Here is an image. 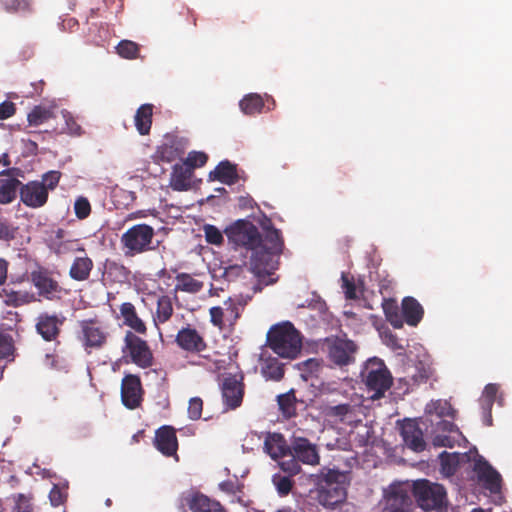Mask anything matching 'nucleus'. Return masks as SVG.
Returning <instances> with one entry per match:
<instances>
[{
    "mask_svg": "<svg viewBox=\"0 0 512 512\" xmlns=\"http://www.w3.org/2000/svg\"><path fill=\"white\" fill-rule=\"evenodd\" d=\"M261 228V244L254 256H250V270L257 276L270 274L275 269L273 257L280 255L284 249L282 233L270 219L266 218Z\"/></svg>",
    "mask_w": 512,
    "mask_h": 512,
    "instance_id": "nucleus-1",
    "label": "nucleus"
},
{
    "mask_svg": "<svg viewBox=\"0 0 512 512\" xmlns=\"http://www.w3.org/2000/svg\"><path fill=\"white\" fill-rule=\"evenodd\" d=\"M267 346L282 358L294 359L302 348L301 335L290 322L277 324L267 333Z\"/></svg>",
    "mask_w": 512,
    "mask_h": 512,
    "instance_id": "nucleus-2",
    "label": "nucleus"
},
{
    "mask_svg": "<svg viewBox=\"0 0 512 512\" xmlns=\"http://www.w3.org/2000/svg\"><path fill=\"white\" fill-rule=\"evenodd\" d=\"M110 336V325L99 317L78 321L77 339L87 354L102 350Z\"/></svg>",
    "mask_w": 512,
    "mask_h": 512,
    "instance_id": "nucleus-3",
    "label": "nucleus"
},
{
    "mask_svg": "<svg viewBox=\"0 0 512 512\" xmlns=\"http://www.w3.org/2000/svg\"><path fill=\"white\" fill-rule=\"evenodd\" d=\"M229 245L234 250L244 249L250 256H254L261 244V233L250 221L240 219L224 230Z\"/></svg>",
    "mask_w": 512,
    "mask_h": 512,
    "instance_id": "nucleus-4",
    "label": "nucleus"
},
{
    "mask_svg": "<svg viewBox=\"0 0 512 512\" xmlns=\"http://www.w3.org/2000/svg\"><path fill=\"white\" fill-rule=\"evenodd\" d=\"M154 228L148 224H136L127 229L120 238L126 257H133L154 249Z\"/></svg>",
    "mask_w": 512,
    "mask_h": 512,
    "instance_id": "nucleus-5",
    "label": "nucleus"
},
{
    "mask_svg": "<svg viewBox=\"0 0 512 512\" xmlns=\"http://www.w3.org/2000/svg\"><path fill=\"white\" fill-rule=\"evenodd\" d=\"M362 379L369 392H372L371 399L376 400L384 396L385 392L392 385V375L385 363L378 358L369 359L362 372Z\"/></svg>",
    "mask_w": 512,
    "mask_h": 512,
    "instance_id": "nucleus-6",
    "label": "nucleus"
},
{
    "mask_svg": "<svg viewBox=\"0 0 512 512\" xmlns=\"http://www.w3.org/2000/svg\"><path fill=\"white\" fill-rule=\"evenodd\" d=\"M121 350L126 362H131L143 369L153 365L154 357L147 341L131 330L125 332Z\"/></svg>",
    "mask_w": 512,
    "mask_h": 512,
    "instance_id": "nucleus-7",
    "label": "nucleus"
},
{
    "mask_svg": "<svg viewBox=\"0 0 512 512\" xmlns=\"http://www.w3.org/2000/svg\"><path fill=\"white\" fill-rule=\"evenodd\" d=\"M413 495L419 507L425 511L439 510L446 504V490L444 487L426 479L414 482Z\"/></svg>",
    "mask_w": 512,
    "mask_h": 512,
    "instance_id": "nucleus-8",
    "label": "nucleus"
},
{
    "mask_svg": "<svg viewBox=\"0 0 512 512\" xmlns=\"http://www.w3.org/2000/svg\"><path fill=\"white\" fill-rule=\"evenodd\" d=\"M243 374L227 373L223 375L221 395L226 410H234L241 406L244 393Z\"/></svg>",
    "mask_w": 512,
    "mask_h": 512,
    "instance_id": "nucleus-9",
    "label": "nucleus"
},
{
    "mask_svg": "<svg viewBox=\"0 0 512 512\" xmlns=\"http://www.w3.org/2000/svg\"><path fill=\"white\" fill-rule=\"evenodd\" d=\"M186 507L192 512H227L219 501L199 491H188L181 495L179 510L186 512Z\"/></svg>",
    "mask_w": 512,
    "mask_h": 512,
    "instance_id": "nucleus-10",
    "label": "nucleus"
},
{
    "mask_svg": "<svg viewBox=\"0 0 512 512\" xmlns=\"http://www.w3.org/2000/svg\"><path fill=\"white\" fill-rule=\"evenodd\" d=\"M328 356L331 362L337 366H347L354 362L358 350L356 343L350 339L335 337L326 339Z\"/></svg>",
    "mask_w": 512,
    "mask_h": 512,
    "instance_id": "nucleus-11",
    "label": "nucleus"
},
{
    "mask_svg": "<svg viewBox=\"0 0 512 512\" xmlns=\"http://www.w3.org/2000/svg\"><path fill=\"white\" fill-rule=\"evenodd\" d=\"M29 279L37 289L39 296L47 300H53L60 297L62 288L59 282L53 277V272L45 267L39 266L33 270Z\"/></svg>",
    "mask_w": 512,
    "mask_h": 512,
    "instance_id": "nucleus-12",
    "label": "nucleus"
},
{
    "mask_svg": "<svg viewBox=\"0 0 512 512\" xmlns=\"http://www.w3.org/2000/svg\"><path fill=\"white\" fill-rule=\"evenodd\" d=\"M289 456L296 457L301 463L318 465L320 462L319 449L309 439L295 434L290 439Z\"/></svg>",
    "mask_w": 512,
    "mask_h": 512,
    "instance_id": "nucleus-13",
    "label": "nucleus"
},
{
    "mask_svg": "<svg viewBox=\"0 0 512 512\" xmlns=\"http://www.w3.org/2000/svg\"><path fill=\"white\" fill-rule=\"evenodd\" d=\"M121 400L128 409H136L143 400L141 379L135 374H126L121 382Z\"/></svg>",
    "mask_w": 512,
    "mask_h": 512,
    "instance_id": "nucleus-14",
    "label": "nucleus"
},
{
    "mask_svg": "<svg viewBox=\"0 0 512 512\" xmlns=\"http://www.w3.org/2000/svg\"><path fill=\"white\" fill-rule=\"evenodd\" d=\"M20 201L27 207L37 209L43 207L48 201L46 189L37 180L21 183L19 188Z\"/></svg>",
    "mask_w": 512,
    "mask_h": 512,
    "instance_id": "nucleus-15",
    "label": "nucleus"
},
{
    "mask_svg": "<svg viewBox=\"0 0 512 512\" xmlns=\"http://www.w3.org/2000/svg\"><path fill=\"white\" fill-rule=\"evenodd\" d=\"M175 342L182 350L189 353L199 354L207 348L204 337L190 325L178 331Z\"/></svg>",
    "mask_w": 512,
    "mask_h": 512,
    "instance_id": "nucleus-16",
    "label": "nucleus"
},
{
    "mask_svg": "<svg viewBox=\"0 0 512 512\" xmlns=\"http://www.w3.org/2000/svg\"><path fill=\"white\" fill-rule=\"evenodd\" d=\"M414 509L408 490L402 486H393L387 496L383 512H413Z\"/></svg>",
    "mask_w": 512,
    "mask_h": 512,
    "instance_id": "nucleus-17",
    "label": "nucleus"
},
{
    "mask_svg": "<svg viewBox=\"0 0 512 512\" xmlns=\"http://www.w3.org/2000/svg\"><path fill=\"white\" fill-rule=\"evenodd\" d=\"M64 321V317L41 313L36 319V331L45 341H54L58 338Z\"/></svg>",
    "mask_w": 512,
    "mask_h": 512,
    "instance_id": "nucleus-18",
    "label": "nucleus"
},
{
    "mask_svg": "<svg viewBox=\"0 0 512 512\" xmlns=\"http://www.w3.org/2000/svg\"><path fill=\"white\" fill-rule=\"evenodd\" d=\"M154 445L164 456H176L178 440L176 430L172 426H162L156 430Z\"/></svg>",
    "mask_w": 512,
    "mask_h": 512,
    "instance_id": "nucleus-19",
    "label": "nucleus"
},
{
    "mask_svg": "<svg viewBox=\"0 0 512 512\" xmlns=\"http://www.w3.org/2000/svg\"><path fill=\"white\" fill-rule=\"evenodd\" d=\"M401 436L404 444L415 452H421L426 447L423 432L414 420H406L401 426Z\"/></svg>",
    "mask_w": 512,
    "mask_h": 512,
    "instance_id": "nucleus-20",
    "label": "nucleus"
},
{
    "mask_svg": "<svg viewBox=\"0 0 512 512\" xmlns=\"http://www.w3.org/2000/svg\"><path fill=\"white\" fill-rule=\"evenodd\" d=\"M474 470L487 489L493 493L500 490L501 476L486 460L476 461Z\"/></svg>",
    "mask_w": 512,
    "mask_h": 512,
    "instance_id": "nucleus-21",
    "label": "nucleus"
},
{
    "mask_svg": "<svg viewBox=\"0 0 512 512\" xmlns=\"http://www.w3.org/2000/svg\"><path fill=\"white\" fill-rule=\"evenodd\" d=\"M361 412L360 405H352L350 403H338L336 405H327L325 413L331 418H337L341 422L352 424L360 422L357 419L358 414Z\"/></svg>",
    "mask_w": 512,
    "mask_h": 512,
    "instance_id": "nucleus-22",
    "label": "nucleus"
},
{
    "mask_svg": "<svg viewBox=\"0 0 512 512\" xmlns=\"http://www.w3.org/2000/svg\"><path fill=\"white\" fill-rule=\"evenodd\" d=\"M346 486L317 488L318 503L328 509H334L346 500Z\"/></svg>",
    "mask_w": 512,
    "mask_h": 512,
    "instance_id": "nucleus-23",
    "label": "nucleus"
},
{
    "mask_svg": "<svg viewBox=\"0 0 512 512\" xmlns=\"http://www.w3.org/2000/svg\"><path fill=\"white\" fill-rule=\"evenodd\" d=\"M120 315L123 319V324L137 334L145 335L147 327L144 321L139 317L136 307L131 302H124L119 307Z\"/></svg>",
    "mask_w": 512,
    "mask_h": 512,
    "instance_id": "nucleus-24",
    "label": "nucleus"
},
{
    "mask_svg": "<svg viewBox=\"0 0 512 512\" xmlns=\"http://www.w3.org/2000/svg\"><path fill=\"white\" fill-rule=\"evenodd\" d=\"M314 477L317 488L346 486L347 482V474L345 472L327 467H323Z\"/></svg>",
    "mask_w": 512,
    "mask_h": 512,
    "instance_id": "nucleus-25",
    "label": "nucleus"
},
{
    "mask_svg": "<svg viewBox=\"0 0 512 512\" xmlns=\"http://www.w3.org/2000/svg\"><path fill=\"white\" fill-rule=\"evenodd\" d=\"M209 180H217L226 185H234L239 181L237 166L228 160H223L209 173Z\"/></svg>",
    "mask_w": 512,
    "mask_h": 512,
    "instance_id": "nucleus-26",
    "label": "nucleus"
},
{
    "mask_svg": "<svg viewBox=\"0 0 512 512\" xmlns=\"http://www.w3.org/2000/svg\"><path fill=\"white\" fill-rule=\"evenodd\" d=\"M193 171L185 163H177L173 166L170 175V186L176 191H186L190 188Z\"/></svg>",
    "mask_w": 512,
    "mask_h": 512,
    "instance_id": "nucleus-27",
    "label": "nucleus"
},
{
    "mask_svg": "<svg viewBox=\"0 0 512 512\" xmlns=\"http://www.w3.org/2000/svg\"><path fill=\"white\" fill-rule=\"evenodd\" d=\"M264 450L272 459L289 456V445L283 435L279 433H269L264 441Z\"/></svg>",
    "mask_w": 512,
    "mask_h": 512,
    "instance_id": "nucleus-28",
    "label": "nucleus"
},
{
    "mask_svg": "<svg viewBox=\"0 0 512 512\" xmlns=\"http://www.w3.org/2000/svg\"><path fill=\"white\" fill-rule=\"evenodd\" d=\"M424 309L413 297H405L402 300V319L410 326H417L422 320Z\"/></svg>",
    "mask_w": 512,
    "mask_h": 512,
    "instance_id": "nucleus-29",
    "label": "nucleus"
},
{
    "mask_svg": "<svg viewBox=\"0 0 512 512\" xmlns=\"http://www.w3.org/2000/svg\"><path fill=\"white\" fill-rule=\"evenodd\" d=\"M0 298L6 305L12 307H19L35 301L33 293L27 291H15L9 286L0 290Z\"/></svg>",
    "mask_w": 512,
    "mask_h": 512,
    "instance_id": "nucleus-30",
    "label": "nucleus"
},
{
    "mask_svg": "<svg viewBox=\"0 0 512 512\" xmlns=\"http://www.w3.org/2000/svg\"><path fill=\"white\" fill-rule=\"evenodd\" d=\"M176 284L174 292H185L188 294H197L204 288V282L195 278L192 274L180 272L175 276Z\"/></svg>",
    "mask_w": 512,
    "mask_h": 512,
    "instance_id": "nucleus-31",
    "label": "nucleus"
},
{
    "mask_svg": "<svg viewBox=\"0 0 512 512\" xmlns=\"http://www.w3.org/2000/svg\"><path fill=\"white\" fill-rule=\"evenodd\" d=\"M152 104H142L136 111L134 116V124L140 135H148L152 126L153 117Z\"/></svg>",
    "mask_w": 512,
    "mask_h": 512,
    "instance_id": "nucleus-32",
    "label": "nucleus"
},
{
    "mask_svg": "<svg viewBox=\"0 0 512 512\" xmlns=\"http://www.w3.org/2000/svg\"><path fill=\"white\" fill-rule=\"evenodd\" d=\"M93 261L88 256L76 257L69 269V276L75 281H85L90 277Z\"/></svg>",
    "mask_w": 512,
    "mask_h": 512,
    "instance_id": "nucleus-33",
    "label": "nucleus"
},
{
    "mask_svg": "<svg viewBox=\"0 0 512 512\" xmlns=\"http://www.w3.org/2000/svg\"><path fill=\"white\" fill-rule=\"evenodd\" d=\"M105 273L110 281L123 284L129 281L131 271L123 263L107 260Z\"/></svg>",
    "mask_w": 512,
    "mask_h": 512,
    "instance_id": "nucleus-34",
    "label": "nucleus"
},
{
    "mask_svg": "<svg viewBox=\"0 0 512 512\" xmlns=\"http://www.w3.org/2000/svg\"><path fill=\"white\" fill-rule=\"evenodd\" d=\"M174 309L170 296L162 295L157 299L156 312L153 316L154 322L157 323H166L168 322L172 315Z\"/></svg>",
    "mask_w": 512,
    "mask_h": 512,
    "instance_id": "nucleus-35",
    "label": "nucleus"
},
{
    "mask_svg": "<svg viewBox=\"0 0 512 512\" xmlns=\"http://www.w3.org/2000/svg\"><path fill=\"white\" fill-rule=\"evenodd\" d=\"M284 373V365L277 358H267L262 364L261 374L266 380L280 381Z\"/></svg>",
    "mask_w": 512,
    "mask_h": 512,
    "instance_id": "nucleus-36",
    "label": "nucleus"
},
{
    "mask_svg": "<svg viewBox=\"0 0 512 512\" xmlns=\"http://www.w3.org/2000/svg\"><path fill=\"white\" fill-rule=\"evenodd\" d=\"M21 182L17 178L0 179V204H9L16 198Z\"/></svg>",
    "mask_w": 512,
    "mask_h": 512,
    "instance_id": "nucleus-37",
    "label": "nucleus"
},
{
    "mask_svg": "<svg viewBox=\"0 0 512 512\" xmlns=\"http://www.w3.org/2000/svg\"><path fill=\"white\" fill-rule=\"evenodd\" d=\"M277 403L279 405V409L282 415L285 418H291L296 415L297 399L295 396V391L293 389L289 390L284 394L278 395Z\"/></svg>",
    "mask_w": 512,
    "mask_h": 512,
    "instance_id": "nucleus-38",
    "label": "nucleus"
},
{
    "mask_svg": "<svg viewBox=\"0 0 512 512\" xmlns=\"http://www.w3.org/2000/svg\"><path fill=\"white\" fill-rule=\"evenodd\" d=\"M247 301L242 298H229L224 302L225 319L228 326H233L240 317V308L246 305Z\"/></svg>",
    "mask_w": 512,
    "mask_h": 512,
    "instance_id": "nucleus-39",
    "label": "nucleus"
},
{
    "mask_svg": "<svg viewBox=\"0 0 512 512\" xmlns=\"http://www.w3.org/2000/svg\"><path fill=\"white\" fill-rule=\"evenodd\" d=\"M239 106L244 114L255 115L263 110L264 101L259 94L251 93L239 102Z\"/></svg>",
    "mask_w": 512,
    "mask_h": 512,
    "instance_id": "nucleus-40",
    "label": "nucleus"
},
{
    "mask_svg": "<svg viewBox=\"0 0 512 512\" xmlns=\"http://www.w3.org/2000/svg\"><path fill=\"white\" fill-rule=\"evenodd\" d=\"M439 458L442 473L447 476L454 475L460 463V454L444 451L439 455Z\"/></svg>",
    "mask_w": 512,
    "mask_h": 512,
    "instance_id": "nucleus-41",
    "label": "nucleus"
},
{
    "mask_svg": "<svg viewBox=\"0 0 512 512\" xmlns=\"http://www.w3.org/2000/svg\"><path fill=\"white\" fill-rule=\"evenodd\" d=\"M383 311H384L386 320L395 329H400L403 327V319L399 313L398 306L394 300H384Z\"/></svg>",
    "mask_w": 512,
    "mask_h": 512,
    "instance_id": "nucleus-42",
    "label": "nucleus"
},
{
    "mask_svg": "<svg viewBox=\"0 0 512 512\" xmlns=\"http://www.w3.org/2000/svg\"><path fill=\"white\" fill-rule=\"evenodd\" d=\"M53 111L50 108L38 105L35 106L27 116L30 126H39L53 118Z\"/></svg>",
    "mask_w": 512,
    "mask_h": 512,
    "instance_id": "nucleus-43",
    "label": "nucleus"
},
{
    "mask_svg": "<svg viewBox=\"0 0 512 512\" xmlns=\"http://www.w3.org/2000/svg\"><path fill=\"white\" fill-rule=\"evenodd\" d=\"M117 54L125 59H137L140 55V45L131 40H121L116 46Z\"/></svg>",
    "mask_w": 512,
    "mask_h": 512,
    "instance_id": "nucleus-44",
    "label": "nucleus"
},
{
    "mask_svg": "<svg viewBox=\"0 0 512 512\" xmlns=\"http://www.w3.org/2000/svg\"><path fill=\"white\" fill-rule=\"evenodd\" d=\"M14 506L11 512H35L33 496L31 494L17 493L11 496Z\"/></svg>",
    "mask_w": 512,
    "mask_h": 512,
    "instance_id": "nucleus-45",
    "label": "nucleus"
},
{
    "mask_svg": "<svg viewBox=\"0 0 512 512\" xmlns=\"http://www.w3.org/2000/svg\"><path fill=\"white\" fill-rule=\"evenodd\" d=\"M272 483L278 495L281 497L287 496L291 492L295 484L291 476L282 475L280 473H276L272 476Z\"/></svg>",
    "mask_w": 512,
    "mask_h": 512,
    "instance_id": "nucleus-46",
    "label": "nucleus"
},
{
    "mask_svg": "<svg viewBox=\"0 0 512 512\" xmlns=\"http://www.w3.org/2000/svg\"><path fill=\"white\" fill-rule=\"evenodd\" d=\"M50 249L58 256L72 251H85V249L79 245L78 240L69 239L65 241H52L50 243Z\"/></svg>",
    "mask_w": 512,
    "mask_h": 512,
    "instance_id": "nucleus-47",
    "label": "nucleus"
},
{
    "mask_svg": "<svg viewBox=\"0 0 512 512\" xmlns=\"http://www.w3.org/2000/svg\"><path fill=\"white\" fill-rule=\"evenodd\" d=\"M0 3L5 11L16 13L30 11L32 0H0Z\"/></svg>",
    "mask_w": 512,
    "mask_h": 512,
    "instance_id": "nucleus-48",
    "label": "nucleus"
},
{
    "mask_svg": "<svg viewBox=\"0 0 512 512\" xmlns=\"http://www.w3.org/2000/svg\"><path fill=\"white\" fill-rule=\"evenodd\" d=\"M14 340L12 336L0 333V359L14 358Z\"/></svg>",
    "mask_w": 512,
    "mask_h": 512,
    "instance_id": "nucleus-49",
    "label": "nucleus"
},
{
    "mask_svg": "<svg viewBox=\"0 0 512 512\" xmlns=\"http://www.w3.org/2000/svg\"><path fill=\"white\" fill-rule=\"evenodd\" d=\"M205 240L207 243L220 246L224 242L223 233L212 224H205L203 226Z\"/></svg>",
    "mask_w": 512,
    "mask_h": 512,
    "instance_id": "nucleus-50",
    "label": "nucleus"
},
{
    "mask_svg": "<svg viewBox=\"0 0 512 512\" xmlns=\"http://www.w3.org/2000/svg\"><path fill=\"white\" fill-rule=\"evenodd\" d=\"M61 172L56 170H51L42 175L41 181H38L39 184H41L49 194V191L55 190V188L58 186L60 179H61Z\"/></svg>",
    "mask_w": 512,
    "mask_h": 512,
    "instance_id": "nucleus-51",
    "label": "nucleus"
},
{
    "mask_svg": "<svg viewBox=\"0 0 512 512\" xmlns=\"http://www.w3.org/2000/svg\"><path fill=\"white\" fill-rule=\"evenodd\" d=\"M21 321L20 315L18 312L13 310H8L4 313L2 317V322L0 328L2 331H13L17 329L19 322Z\"/></svg>",
    "mask_w": 512,
    "mask_h": 512,
    "instance_id": "nucleus-52",
    "label": "nucleus"
},
{
    "mask_svg": "<svg viewBox=\"0 0 512 512\" xmlns=\"http://www.w3.org/2000/svg\"><path fill=\"white\" fill-rule=\"evenodd\" d=\"M74 212L79 220H84L91 214V204L86 197L80 196L75 200Z\"/></svg>",
    "mask_w": 512,
    "mask_h": 512,
    "instance_id": "nucleus-53",
    "label": "nucleus"
},
{
    "mask_svg": "<svg viewBox=\"0 0 512 512\" xmlns=\"http://www.w3.org/2000/svg\"><path fill=\"white\" fill-rule=\"evenodd\" d=\"M208 161V155L200 151H191L184 163L193 171L195 168L204 166Z\"/></svg>",
    "mask_w": 512,
    "mask_h": 512,
    "instance_id": "nucleus-54",
    "label": "nucleus"
},
{
    "mask_svg": "<svg viewBox=\"0 0 512 512\" xmlns=\"http://www.w3.org/2000/svg\"><path fill=\"white\" fill-rule=\"evenodd\" d=\"M246 258H247V256L244 255L241 264H231V265L224 267L223 278L226 279L227 281L236 280L244 271V267L247 264Z\"/></svg>",
    "mask_w": 512,
    "mask_h": 512,
    "instance_id": "nucleus-55",
    "label": "nucleus"
},
{
    "mask_svg": "<svg viewBox=\"0 0 512 512\" xmlns=\"http://www.w3.org/2000/svg\"><path fill=\"white\" fill-rule=\"evenodd\" d=\"M210 322L213 326L223 329L228 326L225 319L224 308L221 306H214L209 309Z\"/></svg>",
    "mask_w": 512,
    "mask_h": 512,
    "instance_id": "nucleus-56",
    "label": "nucleus"
},
{
    "mask_svg": "<svg viewBox=\"0 0 512 512\" xmlns=\"http://www.w3.org/2000/svg\"><path fill=\"white\" fill-rule=\"evenodd\" d=\"M280 468L284 472H287L288 476H295L301 472L300 461L293 456H290L289 459H283L280 463Z\"/></svg>",
    "mask_w": 512,
    "mask_h": 512,
    "instance_id": "nucleus-57",
    "label": "nucleus"
},
{
    "mask_svg": "<svg viewBox=\"0 0 512 512\" xmlns=\"http://www.w3.org/2000/svg\"><path fill=\"white\" fill-rule=\"evenodd\" d=\"M497 392L498 386L496 384L486 385L481 399V405H486L487 409H492Z\"/></svg>",
    "mask_w": 512,
    "mask_h": 512,
    "instance_id": "nucleus-58",
    "label": "nucleus"
},
{
    "mask_svg": "<svg viewBox=\"0 0 512 512\" xmlns=\"http://www.w3.org/2000/svg\"><path fill=\"white\" fill-rule=\"evenodd\" d=\"M203 400L200 397H193L189 401L188 416L191 420H198L202 416Z\"/></svg>",
    "mask_w": 512,
    "mask_h": 512,
    "instance_id": "nucleus-59",
    "label": "nucleus"
},
{
    "mask_svg": "<svg viewBox=\"0 0 512 512\" xmlns=\"http://www.w3.org/2000/svg\"><path fill=\"white\" fill-rule=\"evenodd\" d=\"M319 393L321 396H334L340 395L346 398L345 391L341 389V387L336 383H323L319 388Z\"/></svg>",
    "mask_w": 512,
    "mask_h": 512,
    "instance_id": "nucleus-60",
    "label": "nucleus"
},
{
    "mask_svg": "<svg viewBox=\"0 0 512 512\" xmlns=\"http://www.w3.org/2000/svg\"><path fill=\"white\" fill-rule=\"evenodd\" d=\"M455 439L446 434H437L432 439V444L435 447H449L452 448L455 444Z\"/></svg>",
    "mask_w": 512,
    "mask_h": 512,
    "instance_id": "nucleus-61",
    "label": "nucleus"
},
{
    "mask_svg": "<svg viewBox=\"0 0 512 512\" xmlns=\"http://www.w3.org/2000/svg\"><path fill=\"white\" fill-rule=\"evenodd\" d=\"M63 117L65 119L67 132L71 135H80L81 126L76 122L73 116L70 113L65 112Z\"/></svg>",
    "mask_w": 512,
    "mask_h": 512,
    "instance_id": "nucleus-62",
    "label": "nucleus"
},
{
    "mask_svg": "<svg viewBox=\"0 0 512 512\" xmlns=\"http://www.w3.org/2000/svg\"><path fill=\"white\" fill-rule=\"evenodd\" d=\"M16 113V106L11 101H4L0 104V120L12 117Z\"/></svg>",
    "mask_w": 512,
    "mask_h": 512,
    "instance_id": "nucleus-63",
    "label": "nucleus"
},
{
    "mask_svg": "<svg viewBox=\"0 0 512 512\" xmlns=\"http://www.w3.org/2000/svg\"><path fill=\"white\" fill-rule=\"evenodd\" d=\"M14 237V231L7 220L0 218V240L8 241Z\"/></svg>",
    "mask_w": 512,
    "mask_h": 512,
    "instance_id": "nucleus-64",
    "label": "nucleus"
}]
</instances>
